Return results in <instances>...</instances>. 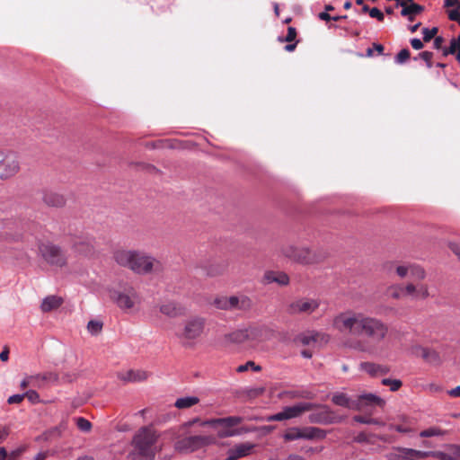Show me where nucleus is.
Listing matches in <instances>:
<instances>
[{
  "label": "nucleus",
  "mask_w": 460,
  "mask_h": 460,
  "mask_svg": "<svg viewBox=\"0 0 460 460\" xmlns=\"http://www.w3.org/2000/svg\"><path fill=\"white\" fill-rule=\"evenodd\" d=\"M332 326L341 333L366 337L376 344L383 342L389 332L388 325L381 319L352 309L335 314Z\"/></svg>",
  "instance_id": "nucleus-1"
},
{
  "label": "nucleus",
  "mask_w": 460,
  "mask_h": 460,
  "mask_svg": "<svg viewBox=\"0 0 460 460\" xmlns=\"http://www.w3.org/2000/svg\"><path fill=\"white\" fill-rule=\"evenodd\" d=\"M115 261L137 274H150L160 266V262L146 252L137 250L120 249L114 252Z\"/></svg>",
  "instance_id": "nucleus-2"
},
{
  "label": "nucleus",
  "mask_w": 460,
  "mask_h": 460,
  "mask_svg": "<svg viewBox=\"0 0 460 460\" xmlns=\"http://www.w3.org/2000/svg\"><path fill=\"white\" fill-rule=\"evenodd\" d=\"M280 252L285 257L304 265L320 263L326 258L324 252L308 246L298 247L293 244H285L280 248Z\"/></svg>",
  "instance_id": "nucleus-3"
},
{
  "label": "nucleus",
  "mask_w": 460,
  "mask_h": 460,
  "mask_svg": "<svg viewBox=\"0 0 460 460\" xmlns=\"http://www.w3.org/2000/svg\"><path fill=\"white\" fill-rule=\"evenodd\" d=\"M109 296L121 310L127 313L137 311L141 305L139 294L128 285L109 289Z\"/></svg>",
  "instance_id": "nucleus-4"
},
{
  "label": "nucleus",
  "mask_w": 460,
  "mask_h": 460,
  "mask_svg": "<svg viewBox=\"0 0 460 460\" xmlns=\"http://www.w3.org/2000/svg\"><path fill=\"white\" fill-rule=\"evenodd\" d=\"M157 435L151 428H142L136 434L133 439L135 449L146 460L154 459L155 454L160 450L155 445Z\"/></svg>",
  "instance_id": "nucleus-5"
},
{
  "label": "nucleus",
  "mask_w": 460,
  "mask_h": 460,
  "mask_svg": "<svg viewBox=\"0 0 460 460\" xmlns=\"http://www.w3.org/2000/svg\"><path fill=\"white\" fill-rule=\"evenodd\" d=\"M205 326V318L200 316L190 317L184 322L178 336L185 344L191 345L202 335Z\"/></svg>",
  "instance_id": "nucleus-6"
},
{
  "label": "nucleus",
  "mask_w": 460,
  "mask_h": 460,
  "mask_svg": "<svg viewBox=\"0 0 460 460\" xmlns=\"http://www.w3.org/2000/svg\"><path fill=\"white\" fill-rule=\"evenodd\" d=\"M243 421V418L231 416L222 419H214L202 422V425H210L217 430L219 438H228L240 435L241 432L235 427Z\"/></svg>",
  "instance_id": "nucleus-7"
},
{
  "label": "nucleus",
  "mask_w": 460,
  "mask_h": 460,
  "mask_svg": "<svg viewBox=\"0 0 460 460\" xmlns=\"http://www.w3.org/2000/svg\"><path fill=\"white\" fill-rule=\"evenodd\" d=\"M39 251L42 259L50 266L63 268L67 264V258L58 245L51 243H42Z\"/></svg>",
  "instance_id": "nucleus-8"
},
{
  "label": "nucleus",
  "mask_w": 460,
  "mask_h": 460,
  "mask_svg": "<svg viewBox=\"0 0 460 460\" xmlns=\"http://www.w3.org/2000/svg\"><path fill=\"white\" fill-rule=\"evenodd\" d=\"M314 405L311 402H297L293 405L286 406L281 411L269 415L264 420L266 421H283L301 417L304 413L311 411Z\"/></svg>",
  "instance_id": "nucleus-9"
},
{
  "label": "nucleus",
  "mask_w": 460,
  "mask_h": 460,
  "mask_svg": "<svg viewBox=\"0 0 460 460\" xmlns=\"http://www.w3.org/2000/svg\"><path fill=\"white\" fill-rule=\"evenodd\" d=\"M314 407L308 416L310 423L333 424L339 423L342 418L337 416L327 405L313 403Z\"/></svg>",
  "instance_id": "nucleus-10"
},
{
  "label": "nucleus",
  "mask_w": 460,
  "mask_h": 460,
  "mask_svg": "<svg viewBox=\"0 0 460 460\" xmlns=\"http://www.w3.org/2000/svg\"><path fill=\"white\" fill-rule=\"evenodd\" d=\"M393 267L395 274L402 279H410L411 281H421L426 278L424 269L415 263L395 262Z\"/></svg>",
  "instance_id": "nucleus-11"
},
{
  "label": "nucleus",
  "mask_w": 460,
  "mask_h": 460,
  "mask_svg": "<svg viewBox=\"0 0 460 460\" xmlns=\"http://www.w3.org/2000/svg\"><path fill=\"white\" fill-rule=\"evenodd\" d=\"M214 442V438L208 436H191L178 440L174 448L176 451L187 454L196 451L203 447L210 445Z\"/></svg>",
  "instance_id": "nucleus-12"
},
{
  "label": "nucleus",
  "mask_w": 460,
  "mask_h": 460,
  "mask_svg": "<svg viewBox=\"0 0 460 460\" xmlns=\"http://www.w3.org/2000/svg\"><path fill=\"white\" fill-rule=\"evenodd\" d=\"M19 171L20 162L18 158L0 150V179L8 180L15 176Z\"/></svg>",
  "instance_id": "nucleus-13"
},
{
  "label": "nucleus",
  "mask_w": 460,
  "mask_h": 460,
  "mask_svg": "<svg viewBox=\"0 0 460 460\" xmlns=\"http://www.w3.org/2000/svg\"><path fill=\"white\" fill-rule=\"evenodd\" d=\"M323 437V430L315 427H294L287 429L283 435L284 439L287 441H293L296 439H314Z\"/></svg>",
  "instance_id": "nucleus-14"
},
{
  "label": "nucleus",
  "mask_w": 460,
  "mask_h": 460,
  "mask_svg": "<svg viewBox=\"0 0 460 460\" xmlns=\"http://www.w3.org/2000/svg\"><path fill=\"white\" fill-rule=\"evenodd\" d=\"M422 455L421 450L397 447L386 454L385 457L387 460H420L423 459Z\"/></svg>",
  "instance_id": "nucleus-15"
},
{
  "label": "nucleus",
  "mask_w": 460,
  "mask_h": 460,
  "mask_svg": "<svg viewBox=\"0 0 460 460\" xmlns=\"http://www.w3.org/2000/svg\"><path fill=\"white\" fill-rule=\"evenodd\" d=\"M320 306V302L314 298H301L289 305V312L291 314H310L315 312Z\"/></svg>",
  "instance_id": "nucleus-16"
},
{
  "label": "nucleus",
  "mask_w": 460,
  "mask_h": 460,
  "mask_svg": "<svg viewBox=\"0 0 460 460\" xmlns=\"http://www.w3.org/2000/svg\"><path fill=\"white\" fill-rule=\"evenodd\" d=\"M415 281L406 284L401 288L402 296H411L413 299H426L429 296V287L423 283H414Z\"/></svg>",
  "instance_id": "nucleus-17"
},
{
  "label": "nucleus",
  "mask_w": 460,
  "mask_h": 460,
  "mask_svg": "<svg viewBox=\"0 0 460 460\" xmlns=\"http://www.w3.org/2000/svg\"><path fill=\"white\" fill-rule=\"evenodd\" d=\"M388 429L404 435L414 431L411 419L405 414H400L394 419H389Z\"/></svg>",
  "instance_id": "nucleus-18"
},
{
  "label": "nucleus",
  "mask_w": 460,
  "mask_h": 460,
  "mask_svg": "<svg viewBox=\"0 0 460 460\" xmlns=\"http://www.w3.org/2000/svg\"><path fill=\"white\" fill-rule=\"evenodd\" d=\"M356 401V411H362L368 406H380L383 407L385 403V400L375 394H359Z\"/></svg>",
  "instance_id": "nucleus-19"
},
{
  "label": "nucleus",
  "mask_w": 460,
  "mask_h": 460,
  "mask_svg": "<svg viewBox=\"0 0 460 460\" xmlns=\"http://www.w3.org/2000/svg\"><path fill=\"white\" fill-rule=\"evenodd\" d=\"M230 311L239 310L247 312L252 307V301L250 296L244 294L229 296Z\"/></svg>",
  "instance_id": "nucleus-20"
},
{
  "label": "nucleus",
  "mask_w": 460,
  "mask_h": 460,
  "mask_svg": "<svg viewBox=\"0 0 460 460\" xmlns=\"http://www.w3.org/2000/svg\"><path fill=\"white\" fill-rule=\"evenodd\" d=\"M358 369L372 377L385 376L390 371L387 366L369 361L361 362L358 366Z\"/></svg>",
  "instance_id": "nucleus-21"
},
{
  "label": "nucleus",
  "mask_w": 460,
  "mask_h": 460,
  "mask_svg": "<svg viewBox=\"0 0 460 460\" xmlns=\"http://www.w3.org/2000/svg\"><path fill=\"white\" fill-rule=\"evenodd\" d=\"M159 312L170 318L183 314V308L174 301H164L158 305Z\"/></svg>",
  "instance_id": "nucleus-22"
},
{
  "label": "nucleus",
  "mask_w": 460,
  "mask_h": 460,
  "mask_svg": "<svg viewBox=\"0 0 460 460\" xmlns=\"http://www.w3.org/2000/svg\"><path fill=\"white\" fill-rule=\"evenodd\" d=\"M253 447L254 445L249 442L238 444L228 450V456L226 460H237L241 457L246 456L251 454Z\"/></svg>",
  "instance_id": "nucleus-23"
},
{
  "label": "nucleus",
  "mask_w": 460,
  "mask_h": 460,
  "mask_svg": "<svg viewBox=\"0 0 460 460\" xmlns=\"http://www.w3.org/2000/svg\"><path fill=\"white\" fill-rule=\"evenodd\" d=\"M73 250L84 256H91L93 253V244L90 238L75 240L72 245Z\"/></svg>",
  "instance_id": "nucleus-24"
},
{
  "label": "nucleus",
  "mask_w": 460,
  "mask_h": 460,
  "mask_svg": "<svg viewBox=\"0 0 460 460\" xmlns=\"http://www.w3.org/2000/svg\"><path fill=\"white\" fill-rule=\"evenodd\" d=\"M332 402L338 405L349 410L356 411L358 408L356 405V401L352 400L347 394L341 392H336L332 395Z\"/></svg>",
  "instance_id": "nucleus-25"
},
{
  "label": "nucleus",
  "mask_w": 460,
  "mask_h": 460,
  "mask_svg": "<svg viewBox=\"0 0 460 460\" xmlns=\"http://www.w3.org/2000/svg\"><path fill=\"white\" fill-rule=\"evenodd\" d=\"M43 201L49 207L61 208L66 203V197L56 191H47L44 193Z\"/></svg>",
  "instance_id": "nucleus-26"
},
{
  "label": "nucleus",
  "mask_w": 460,
  "mask_h": 460,
  "mask_svg": "<svg viewBox=\"0 0 460 460\" xmlns=\"http://www.w3.org/2000/svg\"><path fill=\"white\" fill-rule=\"evenodd\" d=\"M119 378L127 382H143L149 377V373L143 369L128 370L125 373L119 374Z\"/></svg>",
  "instance_id": "nucleus-27"
},
{
  "label": "nucleus",
  "mask_w": 460,
  "mask_h": 460,
  "mask_svg": "<svg viewBox=\"0 0 460 460\" xmlns=\"http://www.w3.org/2000/svg\"><path fill=\"white\" fill-rule=\"evenodd\" d=\"M246 332L249 341H262L265 340L268 328L264 325H249Z\"/></svg>",
  "instance_id": "nucleus-28"
},
{
  "label": "nucleus",
  "mask_w": 460,
  "mask_h": 460,
  "mask_svg": "<svg viewBox=\"0 0 460 460\" xmlns=\"http://www.w3.org/2000/svg\"><path fill=\"white\" fill-rule=\"evenodd\" d=\"M299 339L304 345H311L314 343H327L330 337L325 333L312 332L301 335Z\"/></svg>",
  "instance_id": "nucleus-29"
},
{
  "label": "nucleus",
  "mask_w": 460,
  "mask_h": 460,
  "mask_svg": "<svg viewBox=\"0 0 460 460\" xmlns=\"http://www.w3.org/2000/svg\"><path fill=\"white\" fill-rule=\"evenodd\" d=\"M224 340L227 343L241 344L248 341L246 327L236 329L225 334Z\"/></svg>",
  "instance_id": "nucleus-30"
},
{
  "label": "nucleus",
  "mask_w": 460,
  "mask_h": 460,
  "mask_svg": "<svg viewBox=\"0 0 460 460\" xmlns=\"http://www.w3.org/2000/svg\"><path fill=\"white\" fill-rule=\"evenodd\" d=\"M63 304V298L58 296H46L40 305V310L43 313L51 312L58 309Z\"/></svg>",
  "instance_id": "nucleus-31"
},
{
  "label": "nucleus",
  "mask_w": 460,
  "mask_h": 460,
  "mask_svg": "<svg viewBox=\"0 0 460 460\" xmlns=\"http://www.w3.org/2000/svg\"><path fill=\"white\" fill-rule=\"evenodd\" d=\"M421 358H423V360H425L427 363L435 366H438L442 362L439 353L437 350L428 347L425 348Z\"/></svg>",
  "instance_id": "nucleus-32"
},
{
  "label": "nucleus",
  "mask_w": 460,
  "mask_h": 460,
  "mask_svg": "<svg viewBox=\"0 0 460 460\" xmlns=\"http://www.w3.org/2000/svg\"><path fill=\"white\" fill-rule=\"evenodd\" d=\"M199 402V399L197 396H185L176 400L174 406L178 409H188Z\"/></svg>",
  "instance_id": "nucleus-33"
},
{
  "label": "nucleus",
  "mask_w": 460,
  "mask_h": 460,
  "mask_svg": "<svg viewBox=\"0 0 460 460\" xmlns=\"http://www.w3.org/2000/svg\"><path fill=\"white\" fill-rule=\"evenodd\" d=\"M210 304L218 310L230 311L229 296H217Z\"/></svg>",
  "instance_id": "nucleus-34"
},
{
  "label": "nucleus",
  "mask_w": 460,
  "mask_h": 460,
  "mask_svg": "<svg viewBox=\"0 0 460 460\" xmlns=\"http://www.w3.org/2000/svg\"><path fill=\"white\" fill-rule=\"evenodd\" d=\"M401 5L403 6V9L402 10V15L409 16L411 21L413 19V15L420 13L423 10V7L417 4L405 5L404 3H401Z\"/></svg>",
  "instance_id": "nucleus-35"
},
{
  "label": "nucleus",
  "mask_w": 460,
  "mask_h": 460,
  "mask_svg": "<svg viewBox=\"0 0 460 460\" xmlns=\"http://www.w3.org/2000/svg\"><path fill=\"white\" fill-rule=\"evenodd\" d=\"M103 328V323L101 320L93 319L88 322L86 329L92 336L99 335Z\"/></svg>",
  "instance_id": "nucleus-36"
},
{
  "label": "nucleus",
  "mask_w": 460,
  "mask_h": 460,
  "mask_svg": "<svg viewBox=\"0 0 460 460\" xmlns=\"http://www.w3.org/2000/svg\"><path fill=\"white\" fill-rule=\"evenodd\" d=\"M447 452V460H460V446L448 444L445 447Z\"/></svg>",
  "instance_id": "nucleus-37"
},
{
  "label": "nucleus",
  "mask_w": 460,
  "mask_h": 460,
  "mask_svg": "<svg viewBox=\"0 0 460 460\" xmlns=\"http://www.w3.org/2000/svg\"><path fill=\"white\" fill-rule=\"evenodd\" d=\"M447 431L438 427H430L420 432V438L442 437Z\"/></svg>",
  "instance_id": "nucleus-38"
},
{
  "label": "nucleus",
  "mask_w": 460,
  "mask_h": 460,
  "mask_svg": "<svg viewBox=\"0 0 460 460\" xmlns=\"http://www.w3.org/2000/svg\"><path fill=\"white\" fill-rule=\"evenodd\" d=\"M349 347L360 351V352H367V353H373L374 352V347L371 346L367 342H364L361 341H355L349 344Z\"/></svg>",
  "instance_id": "nucleus-39"
},
{
  "label": "nucleus",
  "mask_w": 460,
  "mask_h": 460,
  "mask_svg": "<svg viewBox=\"0 0 460 460\" xmlns=\"http://www.w3.org/2000/svg\"><path fill=\"white\" fill-rule=\"evenodd\" d=\"M41 377L40 376H28L23 378L21 382V388L26 389L28 386L38 387L40 386V382Z\"/></svg>",
  "instance_id": "nucleus-40"
},
{
  "label": "nucleus",
  "mask_w": 460,
  "mask_h": 460,
  "mask_svg": "<svg viewBox=\"0 0 460 460\" xmlns=\"http://www.w3.org/2000/svg\"><path fill=\"white\" fill-rule=\"evenodd\" d=\"M353 420L359 423L385 426V423L380 421L379 420L369 418V417L358 415V416H354Z\"/></svg>",
  "instance_id": "nucleus-41"
},
{
  "label": "nucleus",
  "mask_w": 460,
  "mask_h": 460,
  "mask_svg": "<svg viewBox=\"0 0 460 460\" xmlns=\"http://www.w3.org/2000/svg\"><path fill=\"white\" fill-rule=\"evenodd\" d=\"M459 49H460V34L458 35L457 38L451 40L449 48L445 49L443 51V54L445 56H447L448 54L453 55L456 52V50H459Z\"/></svg>",
  "instance_id": "nucleus-42"
},
{
  "label": "nucleus",
  "mask_w": 460,
  "mask_h": 460,
  "mask_svg": "<svg viewBox=\"0 0 460 460\" xmlns=\"http://www.w3.org/2000/svg\"><path fill=\"white\" fill-rule=\"evenodd\" d=\"M382 385L389 386L392 392H396L401 388L402 383L399 379L384 378L382 380Z\"/></svg>",
  "instance_id": "nucleus-43"
},
{
  "label": "nucleus",
  "mask_w": 460,
  "mask_h": 460,
  "mask_svg": "<svg viewBox=\"0 0 460 460\" xmlns=\"http://www.w3.org/2000/svg\"><path fill=\"white\" fill-rule=\"evenodd\" d=\"M422 457H434L439 460H447V452L446 449L444 451H422Z\"/></svg>",
  "instance_id": "nucleus-44"
},
{
  "label": "nucleus",
  "mask_w": 460,
  "mask_h": 460,
  "mask_svg": "<svg viewBox=\"0 0 460 460\" xmlns=\"http://www.w3.org/2000/svg\"><path fill=\"white\" fill-rule=\"evenodd\" d=\"M425 348L420 344L413 343L409 347L408 350L411 355L422 358Z\"/></svg>",
  "instance_id": "nucleus-45"
},
{
  "label": "nucleus",
  "mask_w": 460,
  "mask_h": 460,
  "mask_svg": "<svg viewBox=\"0 0 460 460\" xmlns=\"http://www.w3.org/2000/svg\"><path fill=\"white\" fill-rule=\"evenodd\" d=\"M76 425H77L78 429L84 432H88L92 429L91 422L82 417L76 419Z\"/></svg>",
  "instance_id": "nucleus-46"
},
{
  "label": "nucleus",
  "mask_w": 460,
  "mask_h": 460,
  "mask_svg": "<svg viewBox=\"0 0 460 460\" xmlns=\"http://www.w3.org/2000/svg\"><path fill=\"white\" fill-rule=\"evenodd\" d=\"M280 286H288L289 284V277L283 271H277L276 282Z\"/></svg>",
  "instance_id": "nucleus-47"
},
{
  "label": "nucleus",
  "mask_w": 460,
  "mask_h": 460,
  "mask_svg": "<svg viewBox=\"0 0 460 460\" xmlns=\"http://www.w3.org/2000/svg\"><path fill=\"white\" fill-rule=\"evenodd\" d=\"M249 368H252L254 371L261 370V367L256 366L253 361H248L243 365H240L237 367L236 371L239 373H242V372L247 371Z\"/></svg>",
  "instance_id": "nucleus-48"
},
{
  "label": "nucleus",
  "mask_w": 460,
  "mask_h": 460,
  "mask_svg": "<svg viewBox=\"0 0 460 460\" xmlns=\"http://www.w3.org/2000/svg\"><path fill=\"white\" fill-rule=\"evenodd\" d=\"M437 32H438V28H436V27H434L432 29L424 28L422 30L423 40L426 42L429 41L432 38L435 37Z\"/></svg>",
  "instance_id": "nucleus-49"
},
{
  "label": "nucleus",
  "mask_w": 460,
  "mask_h": 460,
  "mask_svg": "<svg viewBox=\"0 0 460 460\" xmlns=\"http://www.w3.org/2000/svg\"><path fill=\"white\" fill-rule=\"evenodd\" d=\"M276 275L277 271L269 270L266 271L263 275V283L264 284H271L276 282Z\"/></svg>",
  "instance_id": "nucleus-50"
},
{
  "label": "nucleus",
  "mask_w": 460,
  "mask_h": 460,
  "mask_svg": "<svg viewBox=\"0 0 460 460\" xmlns=\"http://www.w3.org/2000/svg\"><path fill=\"white\" fill-rule=\"evenodd\" d=\"M23 394L24 398L26 397L32 403H38L40 402V395L34 390H29Z\"/></svg>",
  "instance_id": "nucleus-51"
},
{
  "label": "nucleus",
  "mask_w": 460,
  "mask_h": 460,
  "mask_svg": "<svg viewBox=\"0 0 460 460\" xmlns=\"http://www.w3.org/2000/svg\"><path fill=\"white\" fill-rule=\"evenodd\" d=\"M410 58V51L406 49H402L396 56L395 59L397 63H403Z\"/></svg>",
  "instance_id": "nucleus-52"
},
{
  "label": "nucleus",
  "mask_w": 460,
  "mask_h": 460,
  "mask_svg": "<svg viewBox=\"0 0 460 460\" xmlns=\"http://www.w3.org/2000/svg\"><path fill=\"white\" fill-rule=\"evenodd\" d=\"M296 31L293 27H288V33L285 39L280 40L281 41L292 42L296 40Z\"/></svg>",
  "instance_id": "nucleus-53"
},
{
  "label": "nucleus",
  "mask_w": 460,
  "mask_h": 460,
  "mask_svg": "<svg viewBox=\"0 0 460 460\" xmlns=\"http://www.w3.org/2000/svg\"><path fill=\"white\" fill-rule=\"evenodd\" d=\"M369 15L372 18L377 19L378 21H383L385 18L384 13L376 7H374L369 10Z\"/></svg>",
  "instance_id": "nucleus-54"
},
{
  "label": "nucleus",
  "mask_w": 460,
  "mask_h": 460,
  "mask_svg": "<svg viewBox=\"0 0 460 460\" xmlns=\"http://www.w3.org/2000/svg\"><path fill=\"white\" fill-rule=\"evenodd\" d=\"M432 57H433V54L429 51H423L420 54V58L427 63L428 67L432 66V64H431Z\"/></svg>",
  "instance_id": "nucleus-55"
},
{
  "label": "nucleus",
  "mask_w": 460,
  "mask_h": 460,
  "mask_svg": "<svg viewBox=\"0 0 460 460\" xmlns=\"http://www.w3.org/2000/svg\"><path fill=\"white\" fill-rule=\"evenodd\" d=\"M24 399V394H13L10 396L7 400L9 404H18L22 402Z\"/></svg>",
  "instance_id": "nucleus-56"
},
{
  "label": "nucleus",
  "mask_w": 460,
  "mask_h": 460,
  "mask_svg": "<svg viewBox=\"0 0 460 460\" xmlns=\"http://www.w3.org/2000/svg\"><path fill=\"white\" fill-rule=\"evenodd\" d=\"M10 429L7 426H0V444L9 436Z\"/></svg>",
  "instance_id": "nucleus-57"
},
{
  "label": "nucleus",
  "mask_w": 460,
  "mask_h": 460,
  "mask_svg": "<svg viewBox=\"0 0 460 460\" xmlns=\"http://www.w3.org/2000/svg\"><path fill=\"white\" fill-rule=\"evenodd\" d=\"M9 225V219L5 217H0V239L4 237V230L7 228Z\"/></svg>",
  "instance_id": "nucleus-58"
},
{
  "label": "nucleus",
  "mask_w": 460,
  "mask_h": 460,
  "mask_svg": "<svg viewBox=\"0 0 460 460\" xmlns=\"http://www.w3.org/2000/svg\"><path fill=\"white\" fill-rule=\"evenodd\" d=\"M448 248L460 259V243L450 242L448 243Z\"/></svg>",
  "instance_id": "nucleus-59"
},
{
  "label": "nucleus",
  "mask_w": 460,
  "mask_h": 460,
  "mask_svg": "<svg viewBox=\"0 0 460 460\" xmlns=\"http://www.w3.org/2000/svg\"><path fill=\"white\" fill-rule=\"evenodd\" d=\"M23 449L22 448H19V449H16V450H13L12 451L11 453H7V457H6V460H17L18 457L21 456V454L22 453Z\"/></svg>",
  "instance_id": "nucleus-60"
},
{
  "label": "nucleus",
  "mask_w": 460,
  "mask_h": 460,
  "mask_svg": "<svg viewBox=\"0 0 460 460\" xmlns=\"http://www.w3.org/2000/svg\"><path fill=\"white\" fill-rule=\"evenodd\" d=\"M448 17L452 21H456L460 25V13L457 10H452L448 13Z\"/></svg>",
  "instance_id": "nucleus-61"
},
{
  "label": "nucleus",
  "mask_w": 460,
  "mask_h": 460,
  "mask_svg": "<svg viewBox=\"0 0 460 460\" xmlns=\"http://www.w3.org/2000/svg\"><path fill=\"white\" fill-rule=\"evenodd\" d=\"M411 45L414 49H420L423 48V43L420 39H412L411 40Z\"/></svg>",
  "instance_id": "nucleus-62"
},
{
  "label": "nucleus",
  "mask_w": 460,
  "mask_h": 460,
  "mask_svg": "<svg viewBox=\"0 0 460 460\" xmlns=\"http://www.w3.org/2000/svg\"><path fill=\"white\" fill-rule=\"evenodd\" d=\"M290 398H312L309 394H305L299 392H290L288 393Z\"/></svg>",
  "instance_id": "nucleus-63"
},
{
  "label": "nucleus",
  "mask_w": 460,
  "mask_h": 460,
  "mask_svg": "<svg viewBox=\"0 0 460 460\" xmlns=\"http://www.w3.org/2000/svg\"><path fill=\"white\" fill-rule=\"evenodd\" d=\"M448 394L452 397H460V385L451 389Z\"/></svg>",
  "instance_id": "nucleus-64"
}]
</instances>
